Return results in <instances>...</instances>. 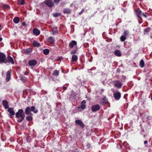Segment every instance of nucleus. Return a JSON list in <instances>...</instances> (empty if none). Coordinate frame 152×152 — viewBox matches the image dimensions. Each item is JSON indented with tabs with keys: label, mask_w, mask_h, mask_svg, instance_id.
Segmentation results:
<instances>
[{
	"label": "nucleus",
	"mask_w": 152,
	"mask_h": 152,
	"mask_svg": "<svg viewBox=\"0 0 152 152\" xmlns=\"http://www.w3.org/2000/svg\"><path fill=\"white\" fill-rule=\"evenodd\" d=\"M75 123L79 125L82 128H83L85 127L84 125L81 120H76L75 121Z\"/></svg>",
	"instance_id": "ddd939ff"
},
{
	"label": "nucleus",
	"mask_w": 152,
	"mask_h": 152,
	"mask_svg": "<svg viewBox=\"0 0 152 152\" xmlns=\"http://www.w3.org/2000/svg\"><path fill=\"white\" fill-rule=\"evenodd\" d=\"M126 77L125 76H123V77H122L123 79H124V80L126 79Z\"/></svg>",
	"instance_id": "a19ab883"
},
{
	"label": "nucleus",
	"mask_w": 152,
	"mask_h": 152,
	"mask_svg": "<svg viewBox=\"0 0 152 152\" xmlns=\"http://www.w3.org/2000/svg\"><path fill=\"white\" fill-rule=\"evenodd\" d=\"M25 3V0H18V4L20 5H23Z\"/></svg>",
	"instance_id": "bb28decb"
},
{
	"label": "nucleus",
	"mask_w": 152,
	"mask_h": 152,
	"mask_svg": "<svg viewBox=\"0 0 152 152\" xmlns=\"http://www.w3.org/2000/svg\"><path fill=\"white\" fill-rule=\"evenodd\" d=\"M31 111L33 112L34 113H36L38 112L37 109H36L35 107L34 106H32L31 107H26L25 111V114L26 115H29L26 117V119L28 121H31L32 120L33 114L30 113Z\"/></svg>",
	"instance_id": "f257e3e1"
},
{
	"label": "nucleus",
	"mask_w": 152,
	"mask_h": 152,
	"mask_svg": "<svg viewBox=\"0 0 152 152\" xmlns=\"http://www.w3.org/2000/svg\"><path fill=\"white\" fill-rule=\"evenodd\" d=\"M78 59L77 56L75 55H73L72 56V60L73 62L76 61Z\"/></svg>",
	"instance_id": "412c9836"
},
{
	"label": "nucleus",
	"mask_w": 152,
	"mask_h": 152,
	"mask_svg": "<svg viewBox=\"0 0 152 152\" xmlns=\"http://www.w3.org/2000/svg\"><path fill=\"white\" fill-rule=\"evenodd\" d=\"M10 74L11 72L10 71H8L7 72V77L6 79V81H8L10 80L11 75Z\"/></svg>",
	"instance_id": "f3484780"
},
{
	"label": "nucleus",
	"mask_w": 152,
	"mask_h": 152,
	"mask_svg": "<svg viewBox=\"0 0 152 152\" xmlns=\"http://www.w3.org/2000/svg\"><path fill=\"white\" fill-rule=\"evenodd\" d=\"M151 99L152 100V95L151 96Z\"/></svg>",
	"instance_id": "de8ad7c7"
},
{
	"label": "nucleus",
	"mask_w": 152,
	"mask_h": 152,
	"mask_svg": "<svg viewBox=\"0 0 152 152\" xmlns=\"http://www.w3.org/2000/svg\"><path fill=\"white\" fill-rule=\"evenodd\" d=\"M49 52V50L48 49H44L43 50V53L44 54L47 55L48 54Z\"/></svg>",
	"instance_id": "c85d7f7f"
},
{
	"label": "nucleus",
	"mask_w": 152,
	"mask_h": 152,
	"mask_svg": "<svg viewBox=\"0 0 152 152\" xmlns=\"http://www.w3.org/2000/svg\"><path fill=\"white\" fill-rule=\"evenodd\" d=\"M126 37L122 35L120 37V40L121 42H124L126 39Z\"/></svg>",
	"instance_id": "2f4dec72"
},
{
	"label": "nucleus",
	"mask_w": 152,
	"mask_h": 152,
	"mask_svg": "<svg viewBox=\"0 0 152 152\" xmlns=\"http://www.w3.org/2000/svg\"><path fill=\"white\" fill-rule=\"evenodd\" d=\"M76 52H77V50H75L72 51L71 52L70 54H71L74 55V54H75L76 53Z\"/></svg>",
	"instance_id": "c9c22d12"
},
{
	"label": "nucleus",
	"mask_w": 152,
	"mask_h": 152,
	"mask_svg": "<svg viewBox=\"0 0 152 152\" xmlns=\"http://www.w3.org/2000/svg\"><path fill=\"white\" fill-rule=\"evenodd\" d=\"M142 15H143V16H144L145 18H146V17H147V16H146V15H145L144 14H142Z\"/></svg>",
	"instance_id": "79ce46f5"
},
{
	"label": "nucleus",
	"mask_w": 152,
	"mask_h": 152,
	"mask_svg": "<svg viewBox=\"0 0 152 152\" xmlns=\"http://www.w3.org/2000/svg\"><path fill=\"white\" fill-rule=\"evenodd\" d=\"M71 10L69 9H65L63 10V12L65 13L69 14L71 12Z\"/></svg>",
	"instance_id": "a878e982"
},
{
	"label": "nucleus",
	"mask_w": 152,
	"mask_h": 152,
	"mask_svg": "<svg viewBox=\"0 0 152 152\" xmlns=\"http://www.w3.org/2000/svg\"><path fill=\"white\" fill-rule=\"evenodd\" d=\"M3 105L5 109H8L9 105L8 102L6 100H4L2 102Z\"/></svg>",
	"instance_id": "4468645a"
},
{
	"label": "nucleus",
	"mask_w": 152,
	"mask_h": 152,
	"mask_svg": "<svg viewBox=\"0 0 152 152\" xmlns=\"http://www.w3.org/2000/svg\"><path fill=\"white\" fill-rule=\"evenodd\" d=\"M151 38L152 39V36H151Z\"/></svg>",
	"instance_id": "09e8293b"
},
{
	"label": "nucleus",
	"mask_w": 152,
	"mask_h": 152,
	"mask_svg": "<svg viewBox=\"0 0 152 152\" xmlns=\"http://www.w3.org/2000/svg\"><path fill=\"white\" fill-rule=\"evenodd\" d=\"M33 44L34 47H39L40 46V44L36 41H34Z\"/></svg>",
	"instance_id": "5701e85b"
},
{
	"label": "nucleus",
	"mask_w": 152,
	"mask_h": 152,
	"mask_svg": "<svg viewBox=\"0 0 152 152\" xmlns=\"http://www.w3.org/2000/svg\"><path fill=\"white\" fill-rule=\"evenodd\" d=\"M10 6L9 5H8L7 4L4 5L3 6V8L4 9H8L10 8Z\"/></svg>",
	"instance_id": "473e14b6"
},
{
	"label": "nucleus",
	"mask_w": 152,
	"mask_h": 152,
	"mask_svg": "<svg viewBox=\"0 0 152 152\" xmlns=\"http://www.w3.org/2000/svg\"><path fill=\"white\" fill-rule=\"evenodd\" d=\"M100 108V106L99 105H94L92 106L91 110L93 112H95L99 110Z\"/></svg>",
	"instance_id": "423d86ee"
},
{
	"label": "nucleus",
	"mask_w": 152,
	"mask_h": 152,
	"mask_svg": "<svg viewBox=\"0 0 152 152\" xmlns=\"http://www.w3.org/2000/svg\"><path fill=\"white\" fill-rule=\"evenodd\" d=\"M58 31L57 28H56V29H55V31H53L52 32V34L53 35H55L56 34H57L58 33Z\"/></svg>",
	"instance_id": "f704fd0d"
},
{
	"label": "nucleus",
	"mask_w": 152,
	"mask_h": 152,
	"mask_svg": "<svg viewBox=\"0 0 152 152\" xmlns=\"http://www.w3.org/2000/svg\"><path fill=\"white\" fill-rule=\"evenodd\" d=\"M139 65L141 67H143L144 65V62L143 60L142 59L141 60Z\"/></svg>",
	"instance_id": "c756f323"
},
{
	"label": "nucleus",
	"mask_w": 152,
	"mask_h": 152,
	"mask_svg": "<svg viewBox=\"0 0 152 152\" xmlns=\"http://www.w3.org/2000/svg\"><path fill=\"white\" fill-rule=\"evenodd\" d=\"M1 25L0 24V30L1 29Z\"/></svg>",
	"instance_id": "a18cd8bd"
},
{
	"label": "nucleus",
	"mask_w": 152,
	"mask_h": 152,
	"mask_svg": "<svg viewBox=\"0 0 152 152\" xmlns=\"http://www.w3.org/2000/svg\"><path fill=\"white\" fill-rule=\"evenodd\" d=\"M25 115L23 110L22 109H19L15 114V117L17 121L20 123L22 122L25 118Z\"/></svg>",
	"instance_id": "f03ea898"
},
{
	"label": "nucleus",
	"mask_w": 152,
	"mask_h": 152,
	"mask_svg": "<svg viewBox=\"0 0 152 152\" xmlns=\"http://www.w3.org/2000/svg\"><path fill=\"white\" fill-rule=\"evenodd\" d=\"M108 102L107 99L106 97L104 96L102 99L100 104L103 105H105Z\"/></svg>",
	"instance_id": "1a4fd4ad"
},
{
	"label": "nucleus",
	"mask_w": 152,
	"mask_h": 152,
	"mask_svg": "<svg viewBox=\"0 0 152 152\" xmlns=\"http://www.w3.org/2000/svg\"><path fill=\"white\" fill-rule=\"evenodd\" d=\"M8 112L10 113V117L11 118H12L15 114L14 108L13 107L9 108L7 110Z\"/></svg>",
	"instance_id": "20e7f679"
},
{
	"label": "nucleus",
	"mask_w": 152,
	"mask_h": 152,
	"mask_svg": "<svg viewBox=\"0 0 152 152\" xmlns=\"http://www.w3.org/2000/svg\"><path fill=\"white\" fill-rule=\"evenodd\" d=\"M32 49L31 48H28L25 50V53L26 54H29L31 53Z\"/></svg>",
	"instance_id": "cd10ccee"
},
{
	"label": "nucleus",
	"mask_w": 152,
	"mask_h": 152,
	"mask_svg": "<svg viewBox=\"0 0 152 152\" xmlns=\"http://www.w3.org/2000/svg\"><path fill=\"white\" fill-rule=\"evenodd\" d=\"M115 54L117 56L119 57L121 56V54L120 50H116L114 52Z\"/></svg>",
	"instance_id": "aec40b11"
},
{
	"label": "nucleus",
	"mask_w": 152,
	"mask_h": 152,
	"mask_svg": "<svg viewBox=\"0 0 152 152\" xmlns=\"http://www.w3.org/2000/svg\"><path fill=\"white\" fill-rule=\"evenodd\" d=\"M37 62L36 60H32L29 61L28 64L30 66H34L36 64Z\"/></svg>",
	"instance_id": "9b49d317"
},
{
	"label": "nucleus",
	"mask_w": 152,
	"mask_h": 152,
	"mask_svg": "<svg viewBox=\"0 0 152 152\" xmlns=\"http://www.w3.org/2000/svg\"><path fill=\"white\" fill-rule=\"evenodd\" d=\"M14 22L16 23H18L20 21V19L18 17H15L13 19Z\"/></svg>",
	"instance_id": "b1692460"
},
{
	"label": "nucleus",
	"mask_w": 152,
	"mask_h": 152,
	"mask_svg": "<svg viewBox=\"0 0 152 152\" xmlns=\"http://www.w3.org/2000/svg\"><path fill=\"white\" fill-rule=\"evenodd\" d=\"M121 96V93L118 91H117L116 92L113 93V96L116 100H119L120 99Z\"/></svg>",
	"instance_id": "39448f33"
},
{
	"label": "nucleus",
	"mask_w": 152,
	"mask_h": 152,
	"mask_svg": "<svg viewBox=\"0 0 152 152\" xmlns=\"http://www.w3.org/2000/svg\"><path fill=\"white\" fill-rule=\"evenodd\" d=\"M77 42L75 40H72L70 42L69 45V47L70 48H72L74 46H77Z\"/></svg>",
	"instance_id": "6e6552de"
},
{
	"label": "nucleus",
	"mask_w": 152,
	"mask_h": 152,
	"mask_svg": "<svg viewBox=\"0 0 152 152\" xmlns=\"http://www.w3.org/2000/svg\"><path fill=\"white\" fill-rule=\"evenodd\" d=\"M47 41L50 44H53L55 42V40L53 37H50L48 39Z\"/></svg>",
	"instance_id": "dca6fc26"
},
{
	"label": "nucleus",
	"mask_w": 152,
	"mask_h": 152,
	"mask_svg": "<svg viewBox=\"0 0 152 152\" xmlns=\"http://www.w3.org/2000/svg\"><path fill=\"white\" fill-rule=\"evenodd\" d=\"M33 34L36 36L39 35L40 34V31L37 28H35L33 30Z\"/></svg>",
	"instance_id": "2eb2a0df"
},
{
	"label": "nucleus",
	"mask_w": 152,
	"mask_h": 152,
	"mask_svg": "<svg viewBox=\"0 0 152 152\" xmlns=\"http://www.w3.org/2000/svg\"><path fill=\"white\" fill-rule=\"evenodd\" d=\"M7 58L8 62L11 63L12 64H14V60L11 57L8 56H7Z\"/></svg>",
	"instance_id": "a211bd4d"
},
{
	"label": "nucleus",
	"mask_w": 152,
	"mask_h": 152,
	"mask_svg": "<svg viewBox=\"0 0 152 152\" xmlns=\"http://www.w3.org/2000/svg\"><path fill=\"white\" fill-rule=\"evenodd\" d=\"M59 1L60 0H54V2L57 3H58Z\"/></svg>",
	"instance_id": "e433bc0d"
},
{
	"label": "nucleus",
	"mask_w": 152,
	"mask_h": 152,
	"mask_svg": "<svg viewBox=\"0 0 152 152\" xmlns=\"http://www.w3.org/2000/svg\"><path fill=\"white\" fill-rule=\"evenodd\" d=\"M151 30V28L150 27H148L145 28L144 30V34H147V33L150 31Z\"/></svg>",
	"instance_id": "393cba45"
},
{
	"label": "nucleus",
	"mask_w": 152,
	"mask_h": 152,
	"mask_svg": "<svg viewBox=\"0 0 152 152\" xmlns=\"http://www.w3.org/2000/svg\"><path fill=\"white\" fill-rule=\"evenodd\" d=\"M129 34V32L128 30H125L124 31L122 35L125 37H127L128 35Z\"/></svg>",
	"instance_id": "7c9ffc66"
},
{
	"label": "nucleus",
	"mask_w": 152,
	"mask_h": 152,
	"mask_svg": "<svg viewBox=\"0 0 152 152\" xmlns=\"http://www.w3.org/2000/svg\"><path fill=\"white\" fill-rule=\"evenodd\" d=\"M53 16L55 17H57L59 16H60V13H55L53 14Z\"/></svg>",
	"instance_id": "72a5a7b5"
},
{
	"label": "nucleus",
	"mask_w": 152,
	"mask_h": 152,
	"mask_svg": "<svg viewBox=\"0 0 152 152\" xmlns=\"http://www.w3.org/2000/svg\"><path fill=\"white\" fill-rule=\"evenodd\" d=\"M25 75H27L28 74V73L27 72H26L25 73Z\"/></svg>",
	"instance_id": "c03bdc74"
},
{
	"label": "nucleus",
	"mask_w": 152,
	"mask_h": 152,
	"mask_svg": "<svg viewBox=\"0 0 152 152\" xmlns=\"http://www.w3.org/2000/svg\"><path fill=\"white\" fill-rule=\"evenodd\" d=\"M148 142L146 140H145V141L144 142V144H147Z\"/></svg>",
	"instance_id": "58836bf2"
},
{
	"label": "nucleus",
	"mask_w": 152,
	"mask_h": 152,
	"mask_svg": "<svg viewBox=\"0 0 152 152\" xmlns=\"http://www.w3.org/2000/svg\"><path fill=\"white\" fill-rule=\"evenodd\" d=\"M22 25L23 26H25L26 25V23L24 22H23L22 23Z\"/></svg>",
	"instance_id": "ea45409f"
},
{
	"label": "nucleus",
	"mask_w": 152,
	"mask_h": 152,
	"mask_svg": "<svg viewBox=\"0 0 152 152\" xmlns=\"http://www.w3.org/2000/svg\"><path fill=\"white\" fill-rule=\"evenodd\" d=\"M114 86L117 88H121L122 86V83L118 80H116L113 82Z\"/></svg>",
	"instance_id": "7ed1b4c3"
},
{
	"label": "nucleus",
	"mask_w": 152,
	"mask_h": 152,
	"mask_svg": "<svg viewBox=\"0 0 152 152\" xmlns=\"http://www.w3.org/2000/svg\"><path fill=\"white\" fill-rule=\"evenodd\" d=\"M62 88H63V89L64 90H65L67 89V87H66V86H63L62 87Z\"/></svg>",
	"instance_id": "4c0bfd02"
},
{
	"label": "nucleus",
	"mask_w": 152,
	"mask_h": 152,
	"mask_svg": "<svg viewBox=\"0 0 152 152\" xmlns=\"http://www.w3.org/2000/svg\"><path fill=\"white\" fill-rule=\"evenodd\" d=\"M2 40V38L0 37V42H1Z\"/></svg>",
	"instance_id": "37998d69"
},
{
	"label": "nucleus",
	"mask_w": 152,
	"mask_h": 152,
	"mask_svg": "<svg viewBox=\"0 0 152 152\" xmlns=\"http://www.w3.org/2000/svg\"><path fill=\"white\" fill-rule=\"evenodd\" d=\"M59 71L57 70H55L53 71L52 75L55 76H58L59 74Z\"/></svg>",
	"instance_id": "4be33fe9"
},
{
	"label": "nucleus",
	"mask_w": 152,
	"mask_h": 152,
	"mask_svg": "<svg viewBox=\"0 0 152 152\" xmlns=\"http://www.w3.org/2000/svg\"><path fill=\"white\" fill-rule=\"evenodd\" d=\"M45 4L48 7H52L53 5V2L50 0H46L45 1Z\"/></svg>",
	"instance_id": "f8f14e48"
},
{
	"label": "nucleus",
	"mask_w": 152,
	"mask_h": 152,
	"mask_svg": "<svg viewBox=\"0 0 152 152\" xmlns=\"http://www.w3.org/2000/svg\"><path fill=\"white\" fill-rule=\"evenodd\" d=\"M136 12L137 16L141 18V16L142 15L141 11L139 10H137Z\"/></svg>",
	"instance_id": "6ab92c4d"
},
{
	"label": "nucleus",
	"mask_w": 152,
	"mask_h": 152,
	"mask_svg": "<svg viewBox=\"0 0 152 152\" xmlns=\"http://www.w3.org/2000/svg\"><path fill=\"white\" fill-rule=\"evenodd\" d=\"M21 80H23V81H24V80H25L23 79V78H21Z\"/></svg>",
	"instance_id": "49530a36"
},
{
	"label": "nucleus",
	"mask_w": 152,
	"mask_h": 152,
	"mask_svg": "<svg viewBox=\"0 0 152 152\" xmlns=\"http://www.w3.org/2000/svg\"><path fill=\"white\" fill-rule=\"evenodd\" d=\"M86 102L85 100H83L81 103V106L78 107V108H81L82 109H85L86 107Z\"/></svg>",
	"instance_id": "9d476101"
},
{
	"label": "nucleus",
	"mask_w": 152,
	"mask_h": 152,
	"mask_svg": "<svg viewBox=\"0 0 152 152\" xmlns=\"http://www.w3.org/2000/svg\"><path fill=\"white\" fill-rule=\"evenodd\" d=\"M5 55L3 53H0V63L3 62L6 63V62L5 61Z\"/></svg>",
	"instance_id": "0eeeda50"
}]
</instances>
